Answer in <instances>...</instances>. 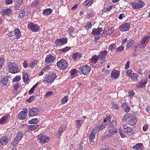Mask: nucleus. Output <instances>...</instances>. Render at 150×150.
I'll return each instance as SVG.
<instances>
[{
  "instance_id": "nucleus-2",
  "label": "nucleus",
  "mask_w": 150,
  "mask_h": 150,
  "mask_svg": "<svg viewBox=\"0 0 150 150\" xmlns=\"http://www.w3.org/2000/svg\"><path fill=\"white\" fill-rule=\"evenodd\" d=\"M102 31L103 29L101 28L97 29L94 28L92 29L91 34L95 36V42H97V40L99 38L100 34Z\"/></svg>"
},
{
  "instance_id": "nucleus-26",
  "label": "nucleus",
  "mask_w": 150,
  "mask_h": 150,
  "mask_svg": "<svg viewBox=\"0 0 150 150\" xmlns=\"http://www.w3.org/2000/svg\"><path fill=\"white\" fill-rule=\"evenodd\" d=\"M137 122V119L136 117L134 116L131 117L130 121L129 122L130 125L132 126L135 125Z\"/></svg>"
},
{
  "instance_id": "nucleus-4",
  "label": "nucleus",
  "mask_w": 150,
  "mask_h": 150,
  "mask_svg": "<svg viewBox=\"0 0 150 150\" xmlns=\"http://www.w3.org/2000/svg\"><path fill=\"white\" fill-rule=\"evenodd\" d=\"M131 23L130 22L125 23L119 26V29L121 31H127L129 30L131 27Z\"/></svg>"
},
{
  "instance_id": "nucleus-39",
  "label": "nucleus",
  "mask_w": 150,
  "mask_h": 150,
  "mask_svg": "<svg viewBox=\"0 0 150 150\" xmlns=\"http://www.w3.org/2000/svg\"><path fill=\"white\" fill-rule=\"evenodd\" d=\"M38 62V61L37 60H35L34 61H33L32 63L29 64V66L31 67L32 68H33V67H35Z\"/></svg>"
},
{
  "instance_id": "nucleus-18",
  "label": "nucleus",
  "mask_w": 150,
  "mask_h": 150,
  "mask_svg": "<svg viewBox=\"0 0 150 150\" xmlns=\"http://www.w3.org/2000/svg\"><path fill=\"white\" fill-rule=\"evenodd\" d=\"M12 13V11L11 9L8 8L4 9L1 12V14L3 16L6 15L9 16L11 15Z\"/></svg>"
},
{
  "instance_id": "nucleus-63",
  "label": "nucleus",
  "mask_w": 150,
  "mask_h": 150,
  "mask_svg": "<svg viewBox=\"0 0 150 150\" xmlns=\"http://www.w3.org/2000/svg\"><path fill=\"white\" fill-rule=\"evenodd\" d=\"M148 128V125H144L143 127V129L144 131H146Z\"/></svg>"
},
{
  "instance_id": "nucleus-19",
  "label": "nucleus",
  "mask_w": 150,
  "mask_h": 150,
  "mask_svg": "<svg viewBox=\"0 0 150 150\" xmlns=\"http://www.w3.org/2000/svg\"><path fill=\"white\" fill-rule=\"evenodd\" d=\"M150 39V37L148 36H146L144 38H142L140 41L141 44L142 45H144L147 44Z\"/></svg>"
},
{
  "instance_id": "nucleus-59",
  "label": "nucleus",
  "mask_w": 150,
  "mask_h": 150,
  "mask_svg": "<svg viewBox=\"0 0 150 150\" xmlns=\"http://www.w3.org/2000/svg\"><path fill=\"white\" fill-rule=\"evenodd\" d=\"M52 93L51 91H49L46 93L45 97L48 98L52 96Z\"/></svg>"
},
{
  "instance_id": "nucleus-29",
  "label": "nucleus",
  "mask_w": 150,
  "mask_h": 150,
  "mask_svg": "<svg viewBox=\"0 0 150 150\" xmlns=\"http://www.w3.org/2000/svg\"><path fill=\"white\" fill-rule=\"evenodd\" d=\"M8 116L5 115L2 117L0 119V124L6 123L7 120Z\"/></svg>"
},
{
  "instance_id": "nucleus-44",
  "label": "nucleus",
  "mask_w": 150,
  "mask_h": 150,
  "mask_svg": "<svg viewBox=\"0 0 150 150\" xmlns=\"http://www.w3.org/2000/svg\"><path fill=\"white\" fill-rule=\"evenodd\" d=\"M23 136V134L21 132H18L16 135V136L15 137L16 138L18 139V140H20Z\"/></svg>"
},
{
  "instance_id": "nucleus-34",
  "label": "nucleus",
  "mask_w": 150,
  "mask_h": 150,
  "mask_svg": "<svg viewBox=\"0 0 150 150\" xmlns=\"http://www.w3.org/2000/svg\"><path fill=\"white\" fill-rule=\"evenodd\" d=\"M88 137L90 139L89 142H91L95 138V134L94 132H91L88 135Z\"/></svg>"
},
{
  "instance_id": "nucleus-49",
  "label": "nucleus",
  "mask_w": 150,
  "mask_h": 150,
  "mask_svg": "<svg viewBox=\"0 0 150 150\" xmlns=\"http://www.w3.org/2000/svg\"><path fill=\"white\" fill-rule=\"evenodd\" d=\"M92 24L91 22L89 21L87 23L85 26V28L87 30H88L91 27Z\"/></svg>"
},
{
  "instance_id": "nucleus-43",
  "label": "nucleus",
  "mask_w": 150,
  "mask_h": 150,
  "mask_svg": "<svg viewBox=\"0 0 150 150\" xmlns=\"http://www.w3.org/2000/svg\"><path fill=\"white\" fill-rule=\"evenodd\" d=\"M138 75L134 73H132L129 76L131 79L133 80H136L137 78Z\"/></svg>"
},
{
  "instance_id": "nucleus-40",
  "label": "nucleus",
  "mask_w": 150,
  "mask_h": 150,
  "mask_svg": "<svg viewBox=\"0 0 150 150\" xmlns=\"http://www.w3.org/2000/svg\"><path fill=\"white\" fill-rule=\"evenodd\" d=\"M131 115V114L130 113H127L125 114L122 119L123 122H125L129 118H130Z\"/></svg>"
},
{
  "instance_id": "nucleus-53",
  "label": "nucleus",
  "mask_w": 150,
  "mask_h": 150,
  "mask_svg": "<svg viewBox=\"0 0 150 150\" xmlns=\"http://www.w3.org/2000/svg\"><path fill=\"white\" fill-rule=\"evenodd\" d=\"M105 124H103V123H102L101 125H100L97 127H98L99 130H101L105 128Z\"/></svg>"
},
{
  "instance_id": "nucleus-33",
  "label": "nucleus",
  "mask_w": 150,
  "mask_h": 150,
  "mask_svg": "<svg viewBox=\"0 0 150 150\" xmlns=\"http://www.w3.org/2000/svg\"><path fill=\"white\" fill-rule=\"evenodd\" d=\"M74 30V28L72 27L70 28L68 30V32L69 33V35L72 37H74L75 36L76 34H74V33H73Z\"/></svg>"
},
{
  "instance_id": "nucleus-60",
  "label": "nucleus",
  "mask_w": 150,
  "mask_h": 150,
  "mask_svg": "<svg viewBox=\"0 0 150 150\" xmlns=\"http://www.w3.org/2000/svg\"><path fill=\"white\" fill-rule=\"evenodd\" d=\"M125 14H120L118 16V18L120 20H122L124 18H125Z\"/></svg>"
},
{
  "instance_id": "nucleus-64",
  "label": "nucleus",
  "mask_w": 150,
  "mask_h": 150,
  "mask_svg": "<svg viewBox=\"0 0 150 150\" xmlns=\"http://www.w3.org/2000/svg\"><path fill=\"white\" fill-rule=\"evenodd\" d=\"M13 0H5L6 4H10L12 3Z\"/></svg>"
},
{
  "instance_id": "nucleus-9",
  "label": "nucleus",
  "mask_w": 150,
  "mask_h": 150,
  "mask_svg": "<svg viewBox=\"0 0 150 150\" xmlns=\"http://www.w3.org/2000/svg\"><path fill=\"white\" fill-rule=\"evenodd\" d=\"M23 111L21 112L18 115V117L19 119L24 120L27 117V114L28 112V110L26 108L23 109Z\"/></svg>"
},
{
  "instance_id": "nucleus-13",
  "label": "nucleus",
  "mask_w": 150,
  "mask_h": 150,
  "mask_svg": "<svg viewBox=\"0 0 150 150\" xmlns=\"http://www.w3.org/2000/svg\"><path fill=\"white\" fill-rule=\"evenodd\" d=\"M9 140L7 136H4L0 139V143L2 146H5L9 143Z\"/></svg>"
},
{
  "instance_id": "nucleus-24",
  "label": "nucleus",
  "mask_w": 150,
  "mask_h": 150,
  "mask_svg": "<svg viewBox=\"0 0 150 150\" xmlns=\"http://www.w3.org/2000/svg\"><path fill=\"white\" fill-rule=\"evenodd\" d=\"M13 32L14 35H16L17 39H18L21 37V32L19 29L16 28L14 30Z\"/></svg>"
},
{
  "instance_id": "nucleus-42",
  "label": "nucleus",
  "mask_w": 150,
  "mask_h": 150,
  "mask_svg": "<svg viewBox=\"0 0 150 150\" xmlns=\"http://www.w3.org/2000/svg\"><path fill=\"white\" fill-rule=\"evenodd\" d=\"M39 0H35L31 4V6L32 7L34 8L39 3Z\"/></svg>"
},
{
  "instance_id": "nucleus-8",
  "label": "nucleus",
  "mask_w": 150,
  "mask_h": 150,
  "mask_svg": "<svg viewBox=\"0 0 150 150\" xmlns=\"http://www.w3.org/2000/svg\"><path fill=\"white\" fill-rule=\"evenodd\" d=\"M40 112V110L38 108H34L30 110L29 115L30 116H33L37 115Z\"/></svg>"
},
{
  "instance_id": "nucleus-17",
  "label": "nucleus",
  "mask_w": 150,
  "mask_h": 150,
  "mask_svg": "<svg viewBox=\"0 0 150 150\" xmlns=\"http://www.w3.org/2000/svg\"><path fill=\"white\" fill-rule=\"evenodd\" d=\"M108 52L107 51L105 50L104 51H101L99 53L98 57L100 59H105L106 57L108 54Z\"/></svg>"
},
{
  "instance_id": "nucleus-30",
  "label": "nucleus",
  "mask_w": 150,
  "mask_h": 150,
  "mask_svg": "<svg viewBox=\"0 0 150 150\" xmlns=\"http://www.w3.org/2000/svg\"><path fill=\"white\" fill-rule=\"evenodd\" d=\"M8 80V77L6 76L1 79L0 82L2 84L5 85L7 84Z\"/></svg>"
},
{
  "instance_id": "nucleus-37",
  "label": "nucleus",
  "mask_w": 150,
  "mask_h": 150,
  "mask_svg": "<svg viewBox=\"0 0 150 150\" xmlns=\"http://www.w3.org/2000/svg\"><path fill=\"white\" fill-rule=\"evenodd\" d=\"M143 145L142 143H138L133 146L132 148L133 149H141Z\"/></svg>"
},
{
  "instance_id": "nucleus-35",
  "label": "nucleus",
  "mask_w": 150,
  "mask_h": 150,
  "mask_svg": "<svg viewBox=\"0 0 150 150\" xmlns=\"http://www.w3.org/2000/svg\"><path fill=\"white\" fill-rule=\"evenodd\" d=\"M23 77L24 81L25 83L27 82L29 80L28 74L26 72L24 73L23 74Z\"/></svg>"
},
{
  "instance_id": "nucleus-11",
  "label": "nucleus",
  "mask_w": 150,
  "mask_h": 150,
  "mask_svg": "<svg viewBox=\"0 0 150 150\" xmlns=\"http://www.w3.org/2000/svg\"><path fill=\"white\" fill-rule=\"evenodd\" d=\"M67 42V39L66 38H61L57 39L55 42L57 46H60L64 45Z\"/></svg>"
},
{
  "instance_id": "nucleus-23",
  "label": "nucleus",
  "mask_w": 150,
  "mask_h": 150,
  "mask_svg": "<svg viewBox=\"0 0 150 150\" xmlns=\"http://www.w3.org/2000/svg\"><path fill=\"white\" fill-rule=\"evenodd\" d=\"M109 130L108 132L110 133V134H108L110 135V137L112 136L117 133V128H111V129H108Z\"/></svg>"
},
{
  "instance_id": "nucleus-7",
  "label": "nucleus",
  "mask_w": 150,
  "mask_h": 150,
  "mask_svg": "<svg viewBox=\"0 0 150 150\" xmlns=\"http://www.w3.org/2000/svg\"><path fill=\"white\" fill-rule=\"evenodd\" d=\"M28 27L33 32L38 31L39 30V26L37 25L32 22H30L28 24Z\"/></svg>"
},
{
  "instance_id": "nucleus-61",
  "label": "nucleus",
  "mask_w": 150,
  "mask_h": 150,
  "mask_svg": "<svg viewBox=\"0 0 150 150\" xmlns=\"http://www.w3.org/2000/svg\"><path fill=\"white\" fill-rule=\"evenodd\" d=\"M77 71L76 69H74L72 70L71 72V75L72 76H74L76 74V73Z\"/></svg>"
},
{
  "instance_id": "nucleus-54",
  "label": "nucleus",
  "mask_w": 150,
  "mask_h": 150,
  "mask_svg": "<svg viewBox=\"0 0 150 150\" xmlns=\"http://www.w3.org/2000/svg\"><path fill=\"white\" fill-rule=\"evenodd\" d=\"M20 79V76H17L13 79V81L14 82H16L19 81Z\"/></svg>"
},
{
  "instance_id": "nucleus-45",
  "label": "nucleus",
  "mask_w": 150,
  "mask_h": 150,
  "mask_svg": "<svg viewBox=\"0 0 150 150\" xmlns=\"http://www.w3.org/2000/svg\"><path fill=\"white\" fill-rule=\"evenodd\" d=\"M117 46L115 44L113 43L111 44L109 47V49L111 51L114 50L116 49Z\"/></svg>"
},
{
  "instance_id": "nucleus-3",
  "label": "nucleus",
  "mask_w": 150,
  "mask_h": 150,
  "mask_svg": "<svg viewBox=\"0 0 150 150\" xmlns=\"http://www.w3.org/2000/svg\"><path fill=\"white\" fill-rule=\"evenodd\" d=\"M131 4L132 5V8L134 10L137 9L142 8L145 5V4L142 1L139 0L137 2H132Z\"/></svg>"
},
{
  "instance_id": "nucleus-16",
  "label": "nucleus",
  "mask_w": 150,
  "mask_h": 150,
  "mask_svg": "<svg viewBox=\"0 0 150 150\" xmlns=\"http://www.w3.org/2000/svg\"><path fill=\"white\" fill-rule=\"evenodd\" d=\"M66 128V126L64 124L62 125V126L59 129L56 135L57 138H58L60 136L63 132L64 131Z\"/></svg>"
},
{
  "instance_id": "nucleus-20",
  "label": "nucleus",
  "mask_w": 150,
  "mask_h": 150,
  "mask_svg": "<svg viewBox=\"0 0 150 150\" xmlns=\"http://www.w3.org/2000/svg\"><path fill=\"white\" fill-rule=\"evenodd\" d=\"M15 2V7L16 10L18 9L20 7L21 5L23 0H14Z\"/></svg>"
},
{
  "instance_id": "nucleus-47",
  "label": "nucleus",
  "mask_w": 150,
  "mask_h": 150,
  "mask_svg": "<svg viewBox=\"0 0 150 150\" xmlns=\"http://www.w3.org/2000/svg\"><path fill=\"white\" fill-rule=\"evenodd\" d=\"M124 132H131L132 131V129L129 127L124 128Z\"/></svg>"
},
{
  "instance_id": "nucleus-57",
  "label": "nucleus",
  "mask_w": 150,
  "mask_h": 150,
  "mask_svg": "<svg viewBox=\"0 0 150 150\" xmlns=\"http://www.w3.org/2000/svg\"><path fill=\"white\" fill-rule=\"evenodd\" d=\"M108 137H110V135H108V134H107L106 135H104L101 138V140H103L104 139L105 140L108 138Z\"/></svg>"
},
{
  "instance_id": "nucleus-5",
  "label": "nucleus",
  "mask_w": 150,
  "mask_h": 150,
  "mask_svg": "<svg viewBox=\"0 0 150 150\" xmlns=\"http://www.w3.org/2000/svg\"><path fill=\"white\" fill-rule=\"evenodd\" d=\"M68 65V63L66 60L62 59L60 60L57 64L58 67L61 69H66Z\"/></svg>"
},
{
  "instance_id": "nucleus-38",
  "label": "nucleus",
  "mask_w": 150,
  "mask_h": 150,
  "mask_svg": "<svg viewBox=\"0 0 150 150\" xmlns=\"http://www.w3.org/2000/svg\"><path fill=\"white\" fill-rule=\"evenodd\" d=\"M37 127V126L35 124L29 125L28 126V131H31L34 129H36Z\"/></svg>"
},
{
  "instance_id": "nucleus-55",
  "label": "nucleus",
  "mask_w": 150,
  "mask_h": 150,
  "mask_svg": "<svg viewBox=\"0 0 150 150\" xmlns=\"http://www.w3.org/2000/svg\"><path fill=\"white\" fill-rule=\"evenodd\" d=\"M82 123V121L81 120H78L76 121V125L78 127H79Z\"/></svg>"
},
{
  "instance_id": "nucleus-25",
  "label": "nucleus",
  "mask_w": 150,
  "mask_h": 150,
  "mask_svg": "<svg viewBox=\"0 0 150 150\" xmlns=\"http://www.w3.org/2000/svg\"><path fill=\"white\" fill-rule=\"evenodd\" d=\"M38 97V95L37 94H35L34 95L30 97L28 99H27L26 101L30 103L34 100H36Z\"/></svg>"
},
{
  "instance_id": "nucleus-41",
  "label": "nucleus",
  "mask_w": 150,
  "mask_h": 150,
  "mask_svg": "<svg viewBox=\"0 0 150 150\" xmlns=\"http://www.w3.org/2000/svg\"><path fill=\"white\" fill-rule=\"evenodd\" d=\"M20 141L18 139L15 138L13 142L11 144L13 146L16 147L18 145Z\"/></svg>"
},
{
  "instance_id": "nucleus-46",
  "label": "nucleus",
  "mask_w": 150,
  "mask_h": 150,
  "mask_svg": "<svg viewBox=\"0 0 150 150\" xmlns=\"http://www.w3.org/2000/svg\"><path fill=\"white\" fill-rule=\"evenodd\" d=\"M93 0H86L83 3L86 6H90L92 3Z\"/></svg>"
},
{
  "instance_id": "nucleus-48",
  "label": "nucleus",
  "mask_w": 150,
  "mask_h": 150,
  "mask_svg": "<svg viewBox=\"0 0 150 150\" xmlns=\"http://www.w3.org/2000/svg\"><path fill=\"white\" fill-rule=\"evenodd\" d=\"M38 122V120L37 119H33L31 120H29L28 123L30 124H36Z\"/></svg>"
},
{
  "instance_id": "nucleus-22",
  "label": "nucleus",
  "mask_w": 150,
  "mask_h": 150,
  "mask_svg": "<svg viewBox=\"0 0 150 150\" xmlns=\"http://www.w3.org/2000/svg\"><path fill=\"white\" fill-rule=\"evenodd\" d=\"M52 10L50 8L46 9L43 10L42 13L45 16H48L52 13Z\"/></svg>"
},
{
  "instance_id": "nucleus-28",
  "label": "nucleus",
  "mask_w": 150,
  "mask_h": 150,
  "mask_svg": "<svg viewBox=\"0 0 150 150\" xmlns=\"http://www.w3.org/2000/svg\"><path fill=\"white\" fill-rule=\"evenodd\" d=\"M116 122L115 120H113L109 124L108 127V129H111V128H116Z\"/></svg>"
},
{
  "instance_id": "nucleus-36",
  "label": "nucleus",
  "mask_w": 150,
  "mask_h": 150,
  "mask_svg": "<svg viewBox=\"0 0 150 150\" xmlns=\"http://www.w3.org/2000/svg\"><path fill=\"white\" fill-rule=\"evenodd\" d=\"M134 42L133 40H131L129 41L126 46V49L129 48L130 47L133 46L134 45Z\"/></svg>"
},
{
  "instance_id": "nucleus-27",
  "label": "nucleus",
  "mask_w": 150,
  "mask_h": 150,
  "mask_svg": "<svg viewBox=\"0 0 150 150\" xmlns=\"http://www.w3.org/2000/svg\"><path fill=\"white\" fill-rule=\"evenodd\" d=\"M111 76L115 79L119 76V72L116 70H114L112 71L111 74Z\"/></svg>"
},
{
  "instance_id": "nucleus-58",
  "label": "nucleus",
  "mask_w": 150,
  "mask_h": 150,
  "mask_svg": "<svg viewBox=\"0 0 150 150\" xmlns=\"http://www.w3.org/2000/svg\"><path fill=\"white\" fill-rule=\"evenodd\" d=\"M132 70L131 69H129L128 70H127L126 71V73L127 75L129 76L131 75V74H132Z\"/></svg>"
},
{
  "instance_id": "nucleus-14",
  "label": "nucleus",
  "mask_w": 150,
  "mask_h": 150,
  "mask_svg": "<svg viewBox=\"0 0 150 150\" xmlns=\"http://www.w3.org/2000/svg\"><path fill=\"white\" fill-rule=\"evenodd\" d=\"M38 139L43 143H46L49 141V138L43 134H41L38 136Z\"/></svg>"
},
{
  "instance_id": "nucleus-10",
  "label": "nucleus",
  "mask_w": 150,
  "mask_h": 150,
  "mask_svg": "<svg viewBox=\"0 0 150 150\" xmlns=\"http://www.w3.org/2000/svg\"><path fill=\"white\" fill-rule=\"evenodd\" d=\"M80 70L82 74L86 75L90 72L91 67L88 65H84L81 68Z\"/></svg>"
},
{
  "instance_id": "nucleus-62",
  "label": "nucleus",
  "mask_w": 150,
  "mask_h": 150,
  "mask_svg": "<svg viewBox=\"0 0 150 150\" xmlns=\"http://www.w3.org/2000/svg\"><path fill=\"white\" fill-rule=\"evenodd\" d=\"M99 129L97 127H96L93 130V131L92 132H94L95 133V134H96V133H98L99 132Z\"/></svg>"
},
{
  "instance_id": "nucleus-12",
  "label": "nucleus",
  "mask_w": 150,
  "mask_h": 150,
  "mask_svg": "<svg viewBox=\"0 0 150 150\" xmlns=\"http://www.w3.org/2000/svg\"><path fill=\"white\" fill-rule=\"evenodd\" d=\"M147 83V79H142L139 81L138 84L137 85L136 87L138 88H144L145 87V85Z\"/></svg>"
},
{
  "instance_id": "nucleus-52",
  "label": "nucleus",
  "mask_w": 150,
  "mask_h": 150,
  "mask_svg": "<svg viewBox=\"0 0 150 150\" xmlns=\"http://www.w3.org/2000/svg\"><path fill=\"white\" fill-rule=\"evenodd\" d=\"M70 48H71L70 47H67L64 48L59 49V51H63V52H65L69 51V50L70 49Z\"/></svg>"
},
{
  "instance_id": "nucleus-1",
  "label": "nucleus",
  "mask_w": 150,
  "mask_h": 150,
  "mask_svg": "<svg viewBox=\"0 0 150 150\" xmlns=\"http://www.w3.org/2000/svg\"><path fill=\"white\" fill-rule=\"evenodd\" d=\"M8 66L9 71L12 73H16L20 71L18 66L14 62L9 63Z\"/></svg>"
},
{
  "instance_id": "nucleus-32",
  "label": "nucleus",
  "mask_w": 150,
  "mask_h": 150,
  "mask_svg": "<svg viewBox=\"0 0 150 150\" xmlns=\"http://www.w3.org/2000/svg\"><path fill=\"white\" fill-rule=\"evenodd\" d=\"M27 12L25 11H22L20 13H19V17L21 18H26L28 17V16L26 14Z\"/></svg>"
},
{
  "instance_id": "nucleus-56",
  "label": "nucleus",
  "mask_w": 150,
  "mask_h": 150,
  "mask_svg": "<svg viewBox=\"0 0 150 150\" xmlns=\"http://www.w3.org/2000/svg\"><path fill=\"white\" fill-rule=\"evenodd\" d=\"M124 49V47L123 46L121 45L120 46L117 48V52H120L122 51Z\"/></svg>"
},
{
  "instance_id": "nucleus-31",
  "label": "nucleus",
  "mask_w": 150,
  "mask_h": 150,
  "mask_svg": "<svg viewBox=\"0 0 150 150\" xmlns=\"http://www.w3.org/2000/svg\"><path fill=\"white\" fill-rule=\"evenodd\" d=\"M98 56L96 55L93 56L91 59V62H90L93 63V64L96 63L98 60Z\"/></svg>"
},
{
  "instance_id": "nucleus-51",
  "label": "nucleus",
  "mask_w": 150,
  "mask_h": 150,
  "mask_svg": "<svg viewBox=\"0 0 150 150\" xmlns=\"http://www.w3.org/2000/svg\"><path fill=\"white\" fill-rule=\"evenodd\" d=\"M68 100V97L65 96L61 100V103L62 104H64L67 102Z\"/></svg>"
},
{
  "instance_id": "nucleus-50",
  "label": "nucleus",
  "mask_w": 150,
  "mask_h": 150,
  "mask_svg": "<svg viewBox=\"0 0 150 150\" xmlns=\"http://www.w3.org/2000/svg\"><path fill=\"white\" fill-rule=\"evenodd\" d=\"M4 59L3 57H0V69H1L4 64Z\"/></svg>"
},
{
  "instance_id": "nucleus-21",
  "label": "nucleus",
  "mask_w": 150,
  "mask_h": 150,
  "mask_svg": "<svg viewBox=\"0 0 150 150\" xmlns=\"http://www.w3.org/2000/svg\"><path fill=\"white\" fill-rule=\"evenodd\" d=\"M82 56V54L81 53L76 52L74 53L72 55V57L74 61H76L77 60V59L80 58Z\"/></svg>"
},
{
  "instance_id": "nucleus-6",
  "label": "nucleus",
  "mask_w": 150,
  "mask_h": 150,
  "mask_svg": "<svg viewBox=\"0 0 150 150\" xmlns=\"http://www.w3.org/2000/svg\"><path fill=\"white\" fill-rule=\"evenodd\" d=\"M57 75L56 74L53 73L52 74H49L47 76V77L44 78V80L45 81L48 83H52L54 81Z\"/></svg>"
},
{
  "instance_id": "nucleus-15",
  "label": "nucleus",
  "mask_w": 150,
  "mask_h": 150,
  "mask_svg": "<svg viewBox=\"0 0 150 150\" xmlns=\"http://www.w3.org/2000/svg\"><path fill=\"white\" fill-rule=\"evenodd\" d=\"M55 57L51 54H48L46 58L45 61L47 63H52L55 60Z\"/></svg>"
}]
</instances>
